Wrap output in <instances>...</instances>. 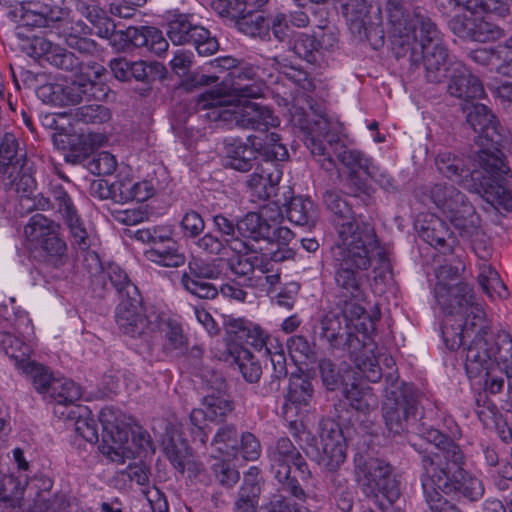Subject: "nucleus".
I'll list each match as a JSON object with an SVG mask.
<instances>
[{
  "instance_id": "18",
  "label": "nucleus",
  "mask_w": 512,
  "mask_h": 512,
  "mask_svg": "<svg viewBox=\"0 0 512 512\" xmlns=\"http://www.w3.org/2000/svg\"><path fill=\"white\" fill-rule=\"evenodd\" d=\"M321 452L318 464L324 469L334 472L346 459V441L340 425L333 419L320 422Z\"/></svg>"
},
{
  "instance_id": "50",
  "label": "nucleus",
  "mask_w": 512,
  "mask_h": 512,
  "mask_svg": "<svg viewBox=\"0 0 512 512\" xmlns=\"http://www.w3.org/2000/svg\"><path fill=\"white\" fill-rule=\"evenodd\" d=\"M227 266L228 263L222 258L210 262L194 259L189 263V274H185L183 277L214 280L220 278L223 269Z\"/></svg>"
},
{
  "instance_id": "52",
  "label": "nucleus",
  "mask_w": 512,
  "mask_h": 512,
  "mask_svg": "<svg viewBox=\"0 0 512 512\" xmlns=\"http://www.w3.org/2000/svg\"><path fill=\"white\" fill-rule=\"evenodd\" d=\"M202 26L193 25L186 15H179L169 22L167 35L175 45L192 43L194 32Z\"/></svg>"
},
{
  "instance_id": "9",
  "label": "nucleus",
  "mask_w": 512,
  "mask_h": 512,
  "mask_svg": "<svg viewBox=\"0 0 512 512\" xmlns=\"http://www.w3.org/2000/svg\"><path fill=\"white\" fill-rule=\"evenodd\" d=\"M463 464L464 455L459 445L452 440L446 442L436 452L422 456L424 472L421 476V484L429 512H462L454 503L438 491H434L433 487L438 478L440 480L463 469Z\"/></svg>"
},
{
  "instance_id": "22",
  "label": "nucleus",
  "mask_w": 512,
  "mask_h": 512,
  "mask_svg": "<svg viewBox=\"0 0 512 512\" xmlns=\"http://www.w3.org/2000/svg\"><path fill=\"white\" fill-rule=\"evenodd\" d=\"M433 490L448 496L463 497L471 502L478 501L484 495L482 481L464 469L440 480L438 478Z\"/></svg>"
},
{
  "instance_id": "16",
  "label": "nucleus",
  "mask_w": 512,
  "mask_h": 512,
  "mask_svg": "<svg viewBox=\"0 0 512 512\" xmlns=\"http://www.w3.org/2000/svg\"><path fill=\"white\" fill-rule=\"evenodd\" d=\"M99 420L103 428L100 446L103 455L120 464L134 457V450L129 445L130 430L124 415L113 407H105L100 411Z\"/></svg>"
},
{
  "instance_id": "24",
  "label": "nucleus",
  "mask_w": 512,
  "mask_h": 512,
  "mask_svg": "<svg viewBox=\"0 0 512 512\" xmlns=\"http://www.w3.org/2000/svg\"><path fill=\"white\" fill-rule=\"evenodd\" d=\"M449 78L448 92L453 97L469 100L480 98L484 94L479 78L460 61L451 62Z\"/></svg>"
},
{
  "instance_id": "56",
  "label": "nucleus",
  "mask_w": 512,
  "mask_h": 512,
  "mask_svg": "<svg viewBox=\"0 0 512 512\" xmlns=\"http://www.w3.org/2000/svg\"><path fill=\"white\" fill-rule=\"evenodd\" d=\"M0 343L5 353L15 361L18 368L30 360L31 348L24 344L19 338L9 334L0 333Z\"/></svg>"
},
{
  "instance_id": "35",
  "label": "nucleus",
  "mask_w": 512,
  "mask_h": 512,
  "mask_svg": "<svg viewBox=\"0 0 512 512\" xmlns=\"http://www.w3.org/2000/svg\"><path fill=\"white\" fill-rule=\"evenodd\" d=\"M25 155L19 151V143L11 133H6L0 141L1 177L25 166Z\"/></svg>"
},
{
  "instance_id": "59",
  "label": "nucleus",
  "mask_w": 512,
  "mask_h": 512,
  "mask_svg": "<svg viewBox=\"0 0 512 512\" xmlns=\"http://www.w3.org/2000/svg\"><path fill=\"white\" fill-rule=\"evenodd\" d=\"M25 484L12 475L0 471V499L13 504L22 498Z\"/></svg>"
},
{
  "instance_id": "63",
  "label": "nucleus",
  "mask_w": 512,
  "mask_h": 512,
  "mask_svg": "<svg viewBox=\"0 0 512 512\" xmlns=\"http://www.w3.org/2000/svg\"><path fill=\"white\" fill-rule=\"evenodd\" d=\"M117 167V161L111 153L101 151L88 162V169L96 175H110Z\"/></svg>"
},
{
  "instance_id": "25",
  "label": "nucleus",
  "mask_w": 512,
  "mask_h": 512,
  "mask_svg": "<svg viewBox=\"0 0 512 512\" xmlns=\"http://www.w3.org/2000/svg\"><path fill=\"white\" fill-rule=\"evenodd\" d=\"M227 340L237 345H250L256 350L270 353V340L264 330L254 322H224Z\"/></svg>"
},
{
  "instance_id": "58",
  "label": "nucleus",
  "mask_w": 512,
  "mask_h": 512,
  "mask_svg": "<svg viewBox=\"0 0 512 512\" xmlns=\"http://www.w3.org/2000/svg\"><path fill=\"white\" fill-rule=\"evenodd\" d=\"M111 117L107 107L100 104L84 105L76 109L75 118L83 123L100 124Z\"/></svg>"
},
{
  "instance_id": "15",
  "label": "nucleus",
  "mask_w": 512,
  "mask_h": 512,
  "mask_svg": "<svg viewBox=\"0 0 512 512\" xmlns=\"http://www.w3.org/2000/svg\"><path fill=\"white\" fill-rule=\"evenodd\" d=\"M268 457L275 478L282 484V490L303 502L306 494L297 480L290 476L291 465L295 466L303 478L309 476L310 472L305 459L292 441L287 437L280 438L268 449Z\"/></svg>"
},
{
  "instance_id": "5",
  "label": "nucleus",
  "mask_w": 512,
  "mask_h": 512,
  "mask_svg": "<svg viewBox=\"0 0 512 512\" xmlns=\"http://www.w3.org/2000/svg\"><path fill=\"white\" fill-rule=\"evenodd\" d=\"M195 109L211 121H235L242 128L265 131L269 127L279 125L278 117L265 105L250 100H239L233 104L229 95L218 90H207L199 94L195 100Z\"/></svg>"
},
{
  "instance_id": "19",
  "label": "nucleus",
  "mask_w": 512,
  "mask_h": 512,
  "mask_svg": "<svg viewBox=\"0 0 512 512\" xmlns=\"http://www.w3.org/2000/svg\"><path fill=\"white\" fill-rule=\"evenodd\" d=\"M204 408H195L190 413V422L195 427L194 437H198L202 444L208 441L206 432L207 421L222 422L225 417L234 409L233 402L228 396L221 394L218 389V395L209 394L203 399Z\"/></svg>"
},
{
  "instance_id": "39",
  "label": "nucleus",
  "mask_w": 512,
  "mask_h": 512,
  "mask_svg": "<svg viewBox=\"0 0 512 512\" xmlns=\"http://www.w3.org/2000/svg\"><path fill=\"white\" fill-rule=\"evenodd\" d=\"M77 11L94 25H103L104 30H100L99 35L109 37L112 44H115L120 31L115 30L114 24L107 18L105 11L95 4H88L83 0H78L76 4Z\"/></svg>"
},
{
  "instance_id": "42",
  "label": "nucleus",
  "mask_w": 512,
  "mask_h": 512,
  "mask_svg": "<svg viewBox=\"0 0 512 512\" xmlns=\"http://www.w3.org/2000/svg\"><path fill=\"white\" fill-rule=\"evenodd\" d=\"M69 11L59 6H51L48 4L34 5L25 11L23 18L28 22L31 17H37V20L31 22L36 27L49 26L50 23L62 21L65 22Z\"/></svg>"
},
{
  "instance_id": "17",
  "label": "nucleus",
  "mask_w": 512,
  "mask_h": 512,
  "mask_svg": "<svg viewBox=\"0 0 512 512\" xmlns=\"http://www.w3.org/2000/svg\"><path fill=\"white\" fill-rule=\"evenodd\" d=\"M59 231V224L39 213L33 215L24 227L26 238L40 247L45 260L54 266L63 263L67 250Z\"/></svg>"
},
{
  "instance_id": "27",
  "label": "nucleus",
  "mask_w": 512,
  "mask_h": 512,
  "mask_svg": "<svg viewBox=\"0 0 512 512\" xmlns=\"http://www.w3.org/2000/svg\"><path fill=\"white\" fill-rule=\"evenodd\" d=\"M118 38L136 47H145L156 55H161L168 49L167 40L162 32L155 27L142 26L138 28L129 26L125 31H120Z\"/></svg>"
},
{
  "instance_id": "40",
  "label": "nucleus",
  "mask_w": 512,
  "mask_h": 512,
  "mask_svg": "<svg viewBox=\"0 0 512 512\" xmlns=\"http://www.w3.org/2000/svg\"><path fill=\"white\" fill-rule=\"evenodd\" d=\"M313 394V386L307 377L292 375L290 377L286 406L293 405L295 408L309 407Z\"/></svg>"
},
{
  "instance_id": "21",
  "label": "nucleus",
  "mask_w": 512,
  "mask_h": 512,
  "mask_svg": "<svg viewBox=\"0 0 512 512\" xmlns=\"http://www.w3.org/2000/svg\"><path fill=\"white\" fill-rule=\"evenodd\" d=\"M494 337L495 330L490 325L479 327L465 356V367L471 376H476L483 370L488 372L493 369L492 339Z\"/></svg>"
},
{
  "instance_id": "28",
  "label": "nucleus",
  "mask_w": 512,
  "mask_h": 512,
  "mask_svg": "<svg viewBox=\"0 0 512 512\" xmlns=\"http://www.w3.org/2000/svg\"><path fill=\"white\" fill-rule=\"evenodd\" d=\"M162 447L165 456L175 469H182L183 463L192 454L187 441L183 438L182 427L176 422H169L166 425Z\"/></svg>"
},
{
  "instance_id": "53",
  "label": "nucleus",
  "mask_w": 512,
  "mask_h": 512,
  "mask_svg": "<svg viewBox=\"0 0 512 512\" xmlns=\"http://www.w3.org/2000/svg\"><path fill=\"white\" fill-rule=\"evenodd\" d=\"M342 13L353 32L360 33L365 25L368 7L365 0H339Z\"/></svg>"
},
{
  "instance_id": "47",
  "label": "nucleus",
  "mask_w": 512,
  "mask_h": 512,
  "mask_svg": "<svg viewBox=\"0 0 512 512\" xmlns=\"http://www.w3.org/2000/svg\"><path fill=\"white\" fill-rule=\"evenodd\" d=\"M291 50L306 62L321 67L320 50L317 49V41L314 35L296 33Z\"/></svg>"
},
{
  "instance_id": "41",
  "label": "nucleus",
  "mask_w": 512,
  "mask_h": 512,
  "mask_svg": "<svg viewBox=\"0 0 512 512\" xmlns=\"http://www.w3.org/2000/svg\"><path fill=\"white\" fill-rule=\"evenodd\" d=\"M81 387L70 379L57 378L50 387L46 400L57 405L68 406L81 398Z\"/></svg>"
},
{
  "instance_id": "44",
  "label": "nucleus",
  "mask_w": 512,
  "mask_h": 512,
  "mask_svg": "<svg viewBox=\"0 0 512 512\" xmlns=\"http://www.w3.org/2000/svg\"><path fill=\"white\" fill-rule=\"evenodd\" d=\"M478 281L489 298L502 299L507 297V288L500 279L498 272L491 265L483 263L480 266Z\"/></svg>"
},
{
  "instance_id": "26",
  "label": "nucleus",
  "mask_w": 512,
  "mask_h": 512,
  "mask_svg": "<svg viewBox=\"0 0 512 512\" xmlns=\"http://www.w3.org/2000/svg\"><path fill=\"white\" fill-rule=\"evenodd\" d=\"M30 48L35 57L44 59L59 69L73 71L80 67L79 59L72 52L43 37L34 38Z\"/></svg>"
},
{
  "instance_id": "29",
  "label": "nucleus",
  "mask_w": 512,
  "mask_h": 512,
  "mask_svg": "<svg viewBox=\"0 0 512 512\" xmlns=\"http://www.w3.org/2000/svg\"><path fill=\"white\" fill-rule=\"evenodd\" d=\"M164 320L161 315H155L153 309H146L142 305L141 296L136 286H129V292L120 295L119 303L115 308L116 320Z\"/></svg>"
},
{
  "instance_id": "36",
  "label": "nucleus",
  "mask_w": 512,
  "mask_h": 512,
  "mask_svg": "<svg viewBox=\"0 0 512 512\" xmlns=\"http://www.w3.org/2000/svg\"><path fill=\"white\" fill-rule=\"evenodd\" d=\"M492 356L494 366L499 367L508 378H512V338L506 331H495Z\"/></svg>"
},
{
  "instance_id": "8",
  "label": "nucleus",
  "mask_w": 512,
  "mask_h": 512,
  "mask_svg": "<svg viewBox=\"0 0 512 512\" xmlns=\"http://www.w3.org/2000/svg\"><path fill=\"white\" fill-rule=\"evenodd\" d=\"M422 396L412 384L400 381L396 372L386 375L382 414L390 433L400 435L416 424Z\"/></svg>"
},
{
  "instance_id": "7",
  "label": "nucleus",
  "mask_w": 512,
  "mask_h": 512,
  "mask_svg": "<svg viewBox=\"0 0 512 512\" xmlns=\"http://www.w3.org/2000/svg\"><path fill=\"white\" fill-rule=\"evenodd\" d=\"M355 476L362 491L374 498L383 512H404L399 484L388 462L360 455L355 458Z\"/></svg>"
},
{
  "instance_id": "51",
  "label": "nucleus",
  "mask_w": 512,
  "mask_h": 512,
  "mask_svg": "<svg viewBox=\"0 0 512 512\" xmlns=\"http://www.w3.org/2000/svg\"><path fill=\"white\" fill-rule=\"evenodd\" d=\"M32 381L34 388L46 399L52 383L57 380L42 365L29 360L20 368Z\"/></svg>"
},
{
  "instance_id": "34",
  "label": "nucleus",
  "mask_w": 512,
  "mask_h": 512,
  "mask_svg": "<svg viewBox=\"0 0 512 512\" xmlns=\"http://www.w3.org/2000/svg\"><path fill=\"white\" fill-rule=\"evenodd\" d=\"M267 212V208H264L260 213H247L237 222L238 234L255 241H266L269 238L271 224V220L267 219Z\"/></svg>"
},
{
  "instance_id": "14",
  "label": "nucleus",
  "mask_w": 512,
  "mask_h": 512,
  "mask_svg": "<svg viewBox=\"0 0 512 512\" xmlns=\"http://www.w3.org/2000/svg\"><path fill=\"white\" fill-rule=\"evenodd\" d=\"M280 140V136L275 132L266 135L263 149L271 159L258 164L254 172L248 176L247 187L251 195L258 200H267L276 195L282 177V170L277 161H284L288 157V151Z\"/></svg>"
},
{
  "instance_id": "2",
  "label": "nucleus",
  "mask_w": 512,
  "mask_h": 512,
  "mask_svg": "<svg viewBox=\"0 0 512 512\" xmlns=\"http://www.w3.org/2000/svg\"><path fill=\"white\" fill-rule=\"evenodd\" d=\"M390 22L393 26L394 44L403 53H409L411 66H422L424 77L430 83H440L451 74L448 50L444 46L440 32L426 12L417 7L410 14L401 4L390 0L387 4Z\"/></svg>"
},
{
  "instance_id": "31",
  "label": "nucleus",
  "mask_w": 512,
  "mask_h": 512,
  "mask_svg": "<svg viewBox=\"0 0 512 512\" xmlns=\"http://www.w3.org/2000/svg\"><path fill=\"white\" fill-rule=\"evenodd\" d=\"M288 220L297 226L311 229L318 220L317 208L310 198L295 196L286 203Z\"/></svg>"
},
{
  "instance_id": "55",
  "label": "nucleus",
  "mask_w": 512,
  "mask_h": 512,
  "mask_svg": "<svg viewBox=\"0 0 512 512\" xmlns=\"http://www.w3.org/2000/svg\"><path fill=\"white\" fill-rule=\"evenodd\" d=\"M228 92H222L217 89L220 93L229 95L230 100L232 97L236 98L237 103L239 100H248L247 98H259L263 95L265 85L261 81L253 79L252 81H240L233 80L228 88Z\"/></svg>"
},
{
  "instance_id": "4",
  "label": "nucleus",
  "mask_w": 512,
  "mask_h": 512,
  "mask_svg": "<svg viewBox=\"0 0 512 512\" xmlns=\"http://www.w3.org/2000/svg\"><path fill=\"white\" fill-rule=\"evenodd\" d=\"M436 167L444 177L457 182L460 186L479 194L492 206L503 207L506 211L512 210V196L506 188L504 181L509 172H500L492 177L479 163L471 169V160L462 154L449 151L441 152L435 160Z\"/></svg>"
},
{
  "instance_id": "38",
  "label": "nucleus",
  "mask_w": 512,
  "mask_h": 512,
  "mask_svg": "<svg viewBox=\"0 0 512 512\" xmlns=\"http://www.w3.org/2000/svg\"><path fill=\"white\" fill-rule=\"evenodd\" d=\"M67 418L75 419V431L89 443L99 440L98 423L91 411L85 406H76L67 414Z\"/></svg>"
},
{
  "instance_id": "1",
  "label": "nucleus",
  "mask_w": 512,
  "mask_h": 512,
  "mask_svg": "<svg viewBox=\"0 0 512 512\" xmlns=\"http://www.w3.org/2000/svg\"><path fill=\"white\" fill-rule=\"evenodd\" d=\"M324 202L335 216L337 240L332 247L334 280L338 288L357 300L365 297L366 271L375 255L388 269L386 259L379 249L375 230L362 218L353 215L350 206L337 191H327Z\"/></svg>"
},
{
  "instance_id": "33",
  "label": "nucleus",
  "mask_w": 512,
  "mask_h": 512,
  "mask_svg": "<svg viewBox=\"0 0 512 512\" xmlns=\"http://www.w3.org/2000/svg\"><path fill=\"white\" fill-rule=\"evenodd\" d=\"M227 165L237 171L247 172L257 159V151L241 139L231 138L225 143Z\"/></svg>"
},
{
  "instance_id": "54",
  "label": "nucleus",
  "mask_w": 512,
  "mask_h": 512,
  "mask_svg": "<svg viewBox=\"0 0 512 512\" xmlns=\"http://www.w3.org/2000/svg\"><path fill=\"white\" fill-rule=\"evenodd\" d=\"M236 26L240 32L251 37L265 39L269 36L270 24L266 18L259 13H244L238 19Z\"/></svg>"
},
{
  "instance_id": "13",
  "label": "nucleus",
  "mask_w": 512,
  "mask_h": 512,
  "mask_svg": "<svg viewBox=\"0 0 512 512\" xmlns=\"http://www.w3.org/2000/svg\"><path fill=\"white\" fill-rule=\"evenodd\" d=\"M429 198L456 231L472 238L480 230V218L466 195L455 186L436 183L429 190Z\"/></svg>"
},
{
  "instance_id": "49",
  "label": "nucleus",
  "mask_w": 512,
  "mask_h": 512,
  "mask_svg": "<svg viewBox=\"0 0 512 512\" xmlns=\"http://www.w3.org/2000/svg\"><path fill=\"white\" fill-rule=\"evenodd\" d=\"M422 238L435 248H443V253L451 249V245H446L447 238H450L449 228L444 221L433 215L428 225L422 227Z\"/></svg>"
},
{
  "instance_id": "62",
  "label": "nucleus",
  "mask_w": 512,
  "mask_h": 512,
  "mask_svg": "<svg viewBox=\"0 0 512 512\" xmlns=\"http://www.w3.org/2000/svg\"><path fill=\"white\" fill-rule=\"evenodd\" d=\"M182 283L187 291L202 299H213L218 294L216 285L206 279L182 277Z\"/></svg>"
},
{
  "instance_id": "32",
  "label": "nucleus",
  "mask_w": 512,
  "mask_h": 512,
  "mask_svg": "<svg viewBox=\"0 0 512 512\" xmlns=\"http://www.w3.org/2000/svg\"><path fill=\"white\" fill-rule=\"evenodd\" d=\"M27 512H84V509L64 493H40Z\"/></svg>"
},
{
  "instance_id": "20",
  "label": "nucleus",
  "mask_w": 512,
  "mask_h": 512,
  "mask_svg": "<svg viewBox=\"0 0 512 512\" xmlns=\"http://www.w3.org/2000/svg\"><path fill=\"white\" fill-rule=\"evenodd\" d=\"M263 262V256L243 257L240 256L236 262L230 265L231 273L235 276L232 283L220 286V293L237 301H245L247 292L243 286L254 287L258 267Z\"/></svg>"
},
{
  "instance_id": "48",
  "label": "nucleus",
  "mask_w": 512,
  "mask_h": 512,
  "mask_svg": "<svg viewBox=\"0 0 512 512\" xmlns=\"http://www.w3.org/2000/svg\"><path fill=\"white\" fill-rule=\"evenodd\" d=\"M213 223L216 230L222 235V240L235 253L242 254L248 249L247 244L237 237V224L223 215H215Z\"/></svg>"
},
{
  "instance_id": "60",
  "label": "nucleus",
  "mask_w": 512,
  "mask_h": 512,
  "mask_svg": "<svg viewBox=\"0 0 512 512\" xmlns=\"http://www.w3.org/2000/svg\"><path fill=\"white\" fill-rule=\"evenodd\" d=\"M171 237V231L166 227L154 226L138 229L134 232V238L151 247L163 245Z\"/></svg>"
},
{
  "instance_id": "30",
  "label": "nucleus",
  "mask_w": 512,
  "mask_h": 512,
  "mask_svg": "<svg viewBox=\"0 0 512 512\" xmlns=\"http://www.w3.org/2000/svg\"><path fill=\"white\" fill-rule=\"evenodd\" d=\"M91 29L82 20L68 19L61 25L60 36L67 46L82 54H92L97 49V44L88 36Z\"/></svg>"
},
{
  "instance_id": "11",
  "label": "nucleus",
  "mask_w": 512,
  "mask_h": 512,
  "mask_svg": "<svg viewBox=\"0 0 512 512\" xmlns=\"http://www.w3.org/2000/svg\"><path fill=\"white\" fill-rule=\"evenodd\" d=\"M105 68L99 64L81 67L80 74L73 80L45 83L38 87L37 96L44 103L54 106L76 105L83 100H100L106 96L105 87L99 81Z\"/></svg>"
},
{
  "instance_id": "12",
  "label": "nucleus",
  "mask_w": 512,
  "mask_h": 512,
  "mask_svg": "<svg viewBox=\"0 0 512 512\" xmlns=\"http://www.w3.org/2000/svg\"><path fill=\"white\" fill-rule=\"evenodd\" d=\"M460 267L445 264L436 271L435 298L446 316H461L466 320L487 317L483 305L472 295L467 285L450 283L457 279Z\"/></svg>"
},
{
  "instance_id": "6",
  "label": "nucleus",
  "mask_w": 512,
  "mask_h": 512,
  "mask_svg": "<svg viewBox=\"0 0 512 512\" xmlns=\"http://www.w3.org/2000/svg\"><path fill=\"white\" fill-rule=\"evenodd\" d=\"M374 322H319L320 334L333 346L345 340L350 360L355 364L357 373L367 381L376 383L381 372L374 357L375 343L370 333L375 329Z\"/></svg>"
},
{
  "instance_id": "46",
  "label": "nucleus",
  "mask_w": 512,
  "mask_h": 512,
  "mask_svg": "<svg viewBox=\"0 0 512 512\" xmlns=\"http://www.w3.org/2000/svg\"><path fill=\"white\" fill-rule=\"evenodd\" d=\"M24 167L4 175L2 181L7 189L14 190L20 197L29 199L36 188V181Z\"/></svg>"
},
{
  "instance_id": "37",
  "label": "nucleus",
  "mask_w": 512,
  "mask_h": 512,
  "mask_svg": "<svg viewBox=\"0 0 512 512\" xmlns=\"http://www.w3.org/2000/svg\"><path fill=\"white\" fill-rule=\"evenodd\" d=\"M145 257L164 267H179L184 264L185 257L179 252L177 243L172 239L165 241L163 245L150 247L145 251Z\"/></svg>"
},
{
  "instance_id": "64",
  "label": "nucleus",
  "mask_w": 512,
  "mask_h": 512,
  "mask_svg": "<svg viewBox=\"0 0 512 512\" xmlns=\"http://www.w3.org/2000/svg\"><path fill=\"white\" fill-rule=\"evenodd\" d=\"M192 44L198 54L203 56L212 55L219 48L217 39L211 36L210 32L204 27L195 30Z\"/></svg>"
},
{
  "instance_id": "3",
  "label": "nucleus",
  "mask_w": 512,
  "mask_h": 512,
  "mask_svg": "<svg viewBox=\"0 0 512 512\" xmlns=\"http://www.w3.org/2000/svg\"><path fill=\"white\" fill-rule=\"evenodd\" d=\"M291 123L304 132V141L321 167L331 172L335 168L332 155L351 171L363 170L368 176L376 177L378 167L359 150L348 149L340 142L337 133L331 130L329 120L322 115H310L304 108L293 104L289 109Z\"/></svg>"
},
{
  "instance_id": "61",
  "label": "nucleus",
  "mask_w": 512,
  "mask_h": 512,
  "mask_svg": "<svg viewBox=\"0 0 512 512\" xmlns=\"http://www.w3.org/2000/svg\"><path fill=\"white\" fill-rule=\"evenodd\" d=\"M239 371L247 382L255 383L261 376V366L247 350H242L236 360Z\"/></svg>"
},
{
  "instance_id": "43",
  "label": "nucleus",
  "mask_w": 512,
  "mask_h": 512,
  "mask_svg": "<svg viewBox=\"0 0 512 512\" xmlns=\"http://www.w3.org/2000/svg\"><path fill=\"white\" fill-rule=\"evenodd\" d=\"M475 322H443L441 334L446 346L450 350L459 349L467 337L475 331Z\"/></svg>"
},
{
  "instance_id": "57",
  "label": "nucleus",
  "mask_w": 512,
  "mask_h": 512,
  "mask_svg": "<svg viewBox=\"0 0 512 512\" xmlns=\"http://www.w3.org/2000/svg\"><path fill=\"white\" fill-rule=\"evenodd\" d=\"M344 394L352 408L362 413H368L377 404V398L370 388L359 389L354 383L350 389L344 390Z\"/></svg>"
},
{
  "instance_id": "45",
  "label": "nucleus",
  "mask_w": 512,
  "mask_h": 512,
  "mask_svg": "<svg viewBox=\"0 0 512 512\" xmlns=\"http://www.w3.org/2000/svg\"><path fill=\"white\" fill-rule=\"evenodd\" d=\"M212 447L221 455L234 457L239 452V437L234 425L221 426L214 435Z\"/></svg>"
},
{
  "instance_id": "23",
  "label": "nucleus",
  "mask_w": 512,
  "mask_h": 512,
  "mask_svg": "<svg viewBox=\"0 0 512 512\" xmlns=\"http://www.w3.org/2000/svg\"><path fill=\"white\" fill-rule=\"evenodd\" d=\"M53 206L63 217L74 243L79 249L87 250L89 247L88 233L80 218L76 207L68 193L60 185H56L52 189Z\"/></svg>"
},
{
  "instance_id": "10",
  "label": "nucleus",
  "mask_w": 512,
  "mask_h": 512,
  "mask_svg": "<svg viewBox=\"0 0 512 512\" xmlns=\"http://www.w3.org/2000/svg\"><path fill=\"white\" fill-rule=\"evenodd\" d=\"M464 110L467 114V123L478 134L475 143L479 147L480 165L492 177H497L496 174L499 171L510 172L501 152V147L506 142L507 136L499 128L495 116L487 106L479 103L467 105Z\"/></svg>"
}]
</instances>
